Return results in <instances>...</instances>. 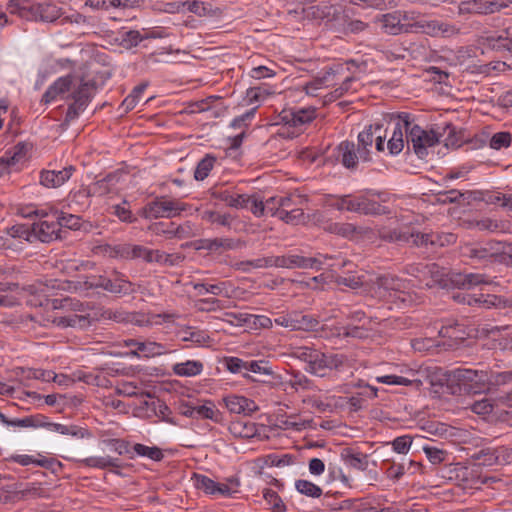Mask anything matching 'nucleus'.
Wrapping results in <instances>:
<instances>
[{
  "instance_id": "obj_56",
  "label": "nucleus",
  "mask_w": 512,
  "mask_h": 512,
  "mask_svg": "<svg viewBox=\"0 0 512 512\" xmlns=\"http://www.w3.org/2000/svg\"><path fill=\"white\" fill-rule=\"evenodd\" d=\"M195 236L194 225L187 221L183 224L177 225L173 222V239H187Z\"/></svg>"
},
{
  "instance_id": "obj_45",
  "label": "nucleus",
  "mask_w": 512,
  "mask_h": 512,
  "mask_svg": "<svg viewBox=\"0 0 512 512\" xmlns=\"http://www.w3.org/2000/svg\"><path fill=\"white\" fill-rule=\"evenodd\" d=\"M277 218L289 225H299L305 222L306 216L304 210H280Z\"/></svg>"
},
{
  "instance_id": "obj_55",
  "label": "nucleus",
  "mask_w": 512,
  "mask_h": 512,
  "mask_svg": "<svg viewBox=\"0 0 512 512\" xmlns=\"http://www.w3.org/2000/svg\"><path fill=\"white\" fill-rule=\"evenodd\" d=\"M511 3V0H491L480 3L478 11L483 14H491L506 8Z\"/></svg>"
},
{
  "instance_id": "obj_11",
  "label": "nucleus",
  "mask_w": 512,
  "mask_h": 512,
  "mask_svg": "<svg viewBox=\"0 0 512 512\" xmlns=\"http://www.w3.org/2000/svg\"><path fill=\"white\" fill-rule=\"evenodd\" d=\"M383 128L381 125H370L367 129L358 135V153L363 161L369 160V147L375 142L377 151H385L386 135H382Z\"/></svg>"
},
{
  "instance_id": "obj_35",
  "label": "nucleus",
  "mask_w": 512,
  "mask_h": 512,
  "mask_svg": "<svg viewBox=\"0 0 512 512\" xmlns=\"http://www.w3.org/2000/svg\"><path fill=\"white\" fill-rule=\"evenodd\" d=\"M335 282L338 285H344L351 289L361 287L365 282V274L361 271L348 270L344 275H337Z\"/></svg>"
},
{
  "instance_id": "obj_16",
  "label": "nucleus",
  "mask_w": 512,
  "mask_h": 512,
  "mask_svg": "<svg viewBox=\"0 0 512 512\" xmlns=\"http://www.w3.org/2000/svg\"><path fill=\"white\" fill-rule=\"evenodd\" d=\"M380 237L390 242L407 243L419 246L420 232H415L412 228H384L380 231Z\"/></svg>"
},
{
  "instance_id": "obj_31",
  "label": "nucleus",
  "mask_w": 512,
  "mask_h": 512,
  "mask_svg": "<svg viewBox=\"0 0 512 512\" xmlns=\"http://www.w3.org/2000/svg\"><path fill=\"white\" fill-rule=\"evenodd\" d=\"M308 198L299 193H291L287 196H280L278 201L280 210H305Z\"/></svg>"
},
{
  "instance_id": "obj_26",
  "label": "nucleus",
  "mask_w": 512,
  "mask_h": 512,
  "mask_svg": "<svg viewBox=\"0 0 512 512\" xmlns=\"http://www.w3.org/2000/svg\"><path fill=\"white\" fill-rule=\"evenodd\" d=\"M370 330L365 325H347V326H334L331 329L330 336L344 337V338H357L365 339L369 337Z\"/></svg>"
},
{
  "instance_id": "obj_3",
  "label": "nucleus",
  "mask_w": 512,
  "mask_h": 512,
  "mask_svg": "<svg viewBox=\"0 0 512 512\" xmlns=\"http://www.w3.org/2000/svg\"><path fill=\"white\" fill-rule=\"evenodd\" d=\"M52 308L66 314L57 313L53 316L51 322L59 328H84L89 325V319L85 315H79L77 312L84 311V304L73 298H60L52 300Z\"/></svg>"
},
{
  "instance_id": "obj_7",
  "label": "nucleus",
  "mask_w": 512,
  "mask_h": 512,
  "mask_svg": "<svg viewBox=\"0 0 512 512\" xmlns=\"http://www.w3.org/2000/svg\"><path fill=\"white\" fill-rule=\"evenodd\" d=\"M439 142L438 135L433 130H424L414 123L411 118L410 133L407 136V146L412 147L414 153L419 159H424L428 155V149Z\"/></svg>"
},
{
  "instance_id": "obj_21",
  "label": "nucleus",
  "mask_w": 512,
  "mask_h": 512,
  "mask_svg": "<svg viewBox=\"0 0 512 512\" xmlns=\"http://www.w3.org/2000/svg\"><path fill=\"white\" fill-rule=\"evenodd\" d=\"M337 160L348 169L355 168L358 160H361L358 147L353 142H341L337 147Z\"/></svg>"
},
{
  "instance_id": "obj_9",
  "label": "nucleus",
  "mask_w": 512,
  "mask_h": 512,
  "mask_svg": "<svg viewBox=\"0 0 512 512\" xmlns=\"http://www.w3.org/2000/svg\"><path fill=\"white\" fill-rule=\"evenodd\" d=\"M31 230L41 242L49 243L58 239L60 237L58 210L47 208L39 220L33 223Z\"/></svg>"
},
{
  "instance_id": "obj_52",
  "label": "nucleus",
  "mask_w": 512,
  "mask_h": 512,
  "mask_svg": "<svg viewBox=\"0 0 512 512\" xmlns=\"http://www.w3.org/2000/svg\"><path fill=\"white\" fill-rule=\"evenodd\" d=\"M496 407V400L483 397L470 404V409L475 414L485 416L490 414Z\"/></svg>"
},
{
  "instance_id": "obj_39",
  "label": "nucleus",
  "mask_w": 512,
  "mask_h": 512,
  "mask_svg": "<svg viewBox=\"0 0 512 512\" xmlns=\"http://www.w3.org/2000/svg\"><path fill=\"white\" fill-rule=\"evenodd\" d=\"M195 419H208L213 422H220L221 413L211 401L195 407Z\"/></svg>"
},
{
  "instance_id": "obj_13",
  "label": "nucleus",
  "mask_w": 512,
  "mask_h": 512,
  "mask_svg": "<svg viewBox=\"0 0 512 512\" xmlns=\"http://www.w3.org/2000/svg\"><path fill=\"white\" fill-rule=\"evenodd\" d=\"M316 117V109L312 106L305 108L284 109L279 114L280 122L294 128H302Z\"/></svg>"
},
{
  "instance_id": "obj_19",
  "label": "nucleus",
  "mask_w": 512,
  "mask_h": 512,
  "mask_svg": "<svg viewBox=\"0 0 512 512\" xmlns=\"http://www.w3.org/2000/svg\"><path fill=\"white\" fill-rule=\"evenodd\" d=\"M354 205V212L364 215H381L387 213L386 207L375 199V194L355 196Z\"/></svg>"
},
{
  "instance_id": "obj_64",
  "label": "nucleus",
  "mask_w": 512,
  "mask_h": 512,
  "mask_svg": "<svg viewBox=\"0 0 512 512\" xmlns=\"http://www.w3.org/2000/svg\"><path fill=\"white\" fill-rule=\"evenodd\" d=\"M264 499L271 506L273 512H285L286 506L275 491L267 490L264 493Z\"/></svg>"
},
{
  "instance_id": "obj_29",
  "label": "nucleus",
  "mask_w": 512,
  "mask_h": 512,
  "mask_svg": "<svg viewBox=\"0 0 512 512\" xmlns=\"http://www.w3.org/2000/svg\"><path fill=\"white\" fill-rule=\"evenodd\" d=\"M172 370L180 377H194L202 373L203 363L198 360H187L174 364Z\"/></svg>"
},
{
  "instance_id": "obj_40",
  "label": "nucleus",
  "mask_w": 512,
  "mask_h": 512,
  "mask_svg": "<svg viewBox=\"0 0 512 512\" xmlns=\"http://www.w3.org/2000/svg\"><path fill=\"white\" fill-rule=\"evenodd\" d=\"M240 480L236 476H231L226 478L225 482H218L216 488V496L222 497H233L236 493L239 492Z\"/></svg>"
},
{
  "instance_id": "obj_47",
  "label": "nucleus",
  "mask_w": 512,
  "mask_h": 512,
  "mask_svg": "<svg viewBox=\"0 0 512 512\" xmlns=\"http://www.w3.org/2000/svg\"><path fill=\"white\" fill-rule=\"evenodd\" d=\"M224 365L228 371L234 374H242L243 377L254 381V379L246 373L247 361H244L238 357H226L224 359Z\"/></svg>"
},
{
  "instance_id": "obj_44",
  "label": "nucleus",
  "mask_w": 512,
  "mask_h": 512,
  "mask_svg": "<svg viewBox=\"0 0 512 512\" xmlns=\"http://www.w3.org/2000/svg\"><path fill=\"white\" fill-rule=\"evenodd\" d=\"M194 486L207 495L216 496L218 482L203 474H194Z\"/></svg>"
},
{
  "instance_id": "obj_1",
  "label": "nucleus",
  "mask_w": 512,
  "mask_h": 512,
  "mask_svg": "<svg viewBox=\"0 0 512 512\" xmlns=\"http://www.w3.org/2000/svg\"><path fill=\"white\" fill-rule=\"evenodd\" d=\"M71 91L66 99L72 102L67 108L64 124L69 125L74 122L86 110L94 97L96 91V83L93 80L80 79L79 82L74 81L71 75L63 76L54 81L45 91L43 101L50 103L58 96Z\"/></svg>"
},
{
  "instance_id": "obj_46",
  "label": "nucleus",
  "mask_w": 512,
  "mask_h": 512,
  "mask_svg": "<svg viewBox=\"0 0 512 512\" xmlns=\"http://www.w3.org/2000/svg\"><path fill=\"white\" fill-rule=\"evenodd\" d=\"M327 204L330 207L335 208L339 211L354 212L355 196H353V197L349 196V195L341 196V197L331 196L327 200Z\"/></svg>"
},
{
  "instance_id": "obj_10",
  "label": "nucleus",
  "mask_w": 512,
  "mask_h": 512,
  "mask_svg": "<svg viewBox=\"0 0 512 512\" xmlns=\"http://www.w3.org/2000/svg\"><path fill=\"white\" fill-rule=\"evenodd\" d=\"M332 257L324 254H317L314 257H304L296 254L276 256V268L286 269H312L321 270L327 260Z\"/></svg>"
},
{
  "instance_id": "obj_25",
  "label": "nucleus",
  "mask_w": 512,
  "mask_h": 512,
  "mask_svg": "<svg viewBox=\"0 0 512 512\" xmlns=\"http://www.w3.org/2000/svg\"><path fill=\"white\" fill-rule=\"evenodd\" d=\"M449 479L454 480L463 488H471L477 482L473 471L461 464H455L449 469Z\"/></svg>"
},
{
  "instance_id": "obj_24",
  "label": "nucleus",
  "mask_w": 512,
  "mask_h": 512,
  "mask_svg": "<svg viewBox=\"0 0 512 512\" xmlns=\"http://www.w3.org/2000/svg\"><path fill=\"white\" fill-rule=\"evenodd\" d=\"M31 146L25 142H19L5 152L2 159L5 161L8 168L11 170L13 167L22 164L26 161L28 152Z\"/></svg>"
},
{
  "instance_id": "obj_59",
  "label": "nucleus",
  "mask_w": 512,
  "mask_h": 512,
  "mask_svg": "<svg viewBox=\"0 0 512 512\" xmlns=\"http://www.w3.org/2000/svg\"><path fill=\"white\" fill-rule=\"evenodd\" d=\"M248 372H253L262 375H272L273 369L268 364V362L264 360H251L247 361L246 373Z\"/></svg>"
},
{
  "instance_id": "obj_62",
  "label": "nucleus",
  "mask_w": 512,
  "mask_h": 512,
  "mask_svg": "<svg viewBox=\"0 0 512 512\" xmlns=\"http://www.w3.org/2000/svg\"><path fill=\"white\" fill-rule=\"evenodd\" d=\"M269 94L270 92L268 89L261 86H255L247 89L245 99L248 104H255L263 101Z\"/></svg>"
},
{
  "instance_id": "obj_15",
  "label": "nucleus",
  "mask_w": 512,
  "mask_h": 512,
  "mask_svg": "<svg viewBox=\"0 0 512 512\" xmlns=\"http://www.w3.org/2000/svg\"><path fill=\"white\" fill-rule=\"evenodd\" d=\"M376 23L387 34L398 35L411 30V24L403 23L401 11L383 14L376 18Z\"/></svg>"
},
{
  "instance_id": "obj_42",
  "label": "nucleus",
  "mask_w": 512,
  "mask_h": 512,
  "mask_svg": "<svg viewBox=\"0 0 512 512\" xmlns=\"http://www.w3.org/2000/svg\"><path fill=\"white\" fill-rule=\"evenodd\" d=\"M326 360L324 357V353L317 350L314 354L311 362L308 366L305 367V370L313 375L323 377L326 374L327 370Z\"/></svg>"
},
{
  "instance_id": "obj_20",
  "label": "nucleus",
  "mask_w": 512,
  "mask_h": 512,
  "mask_svg": "<svg viewBox=\"0 0 512 512\" xmlns=\"http://www.w3.org/2000/svg\"><path fill=\"white\" fill-rule=\"evenodd\" d=\"M494 347L512 354V326H493L488 331Z\"/></svg>"
},
{
  "instance_id": "obj_23",
  "label": "nucleus",
  "mask_w": 512,
  "mask_h": 512,
  "mask_svg": "<svg viewBox=\"0 0 512 512\" xmlns=\"http://www.w3.org/2000/svg\"><path fill=\"white\" fill-rule=\"evenodd\" d=\"M129 345H137V358H152L168 352L167 347L151 340H139V342H130Z\"/></svg>"
},
{
  "instance_id": "obj_43",
  "label": "nucleus",
  "mask_w": 512,
  "mask_h": 512,
  "mask_svg": "<svg viewBox=\"0 0 512 512\" xmlns=\"http://www.w3.org/2000/svg\"><path fill=\"white\" fill-rule=\"evenodd\" d=\"M295 489L302 495L311 498H319L321 497L323 491L321 487L314 484L311 481L299 479L295 482Z\"/></svg>"
},
{
  "instance_id": "obj_49",
  "label": "nucleus",
  "mask_w": 512,
  "mask_h": 512,
  "mask_svg": "<svg viewBox=\"0 0 512 512\" xmlns=\"http://www.w3.org/2000/svg\"><path fill=\"white\" fill-rule=\"evenodd\" d=\"M375 380L378 383L386 385L410 386L413 383H417V385L421 384L420 380L393 374L377 376Z\"/></svg>"
},
{
  "instance_id": "obj_63",
  "label": "nucleus",
  "mask_w": 512,
  "mask_h": 512,
  "mask_svg": "<svg viewBox=\"0 0 512 512\" xmlns=\"http://www.w3.org/2000/svg\"><path fill=\"white\" fill-rule=\"evenodd\" d=\"M423 451L433 465H438L446 460L447 452L433 446H424Z\"/></svg>"
},
{
  "instance_id": "obj_58",
  "label": "nucleus",
  "mask_w": 512,
  "mask_h": 512,
  "mask_svg": "<svg viewBox=\"0 0 512 512\" xmlns=\"http://www.w3.org/2000/svg\"><path fill=\"white\" fill-rule=\"evenodd\" d=\"M148 230L157 236L173 239V222H155L148 226Z\"/></svg>"
},
{
  "instance_id": "obj_53",
  "label": "nucleus",
  "mask_w": 512,
  "mask_h": 512,
  "mask_svg": "<svg viewBox=\"0 0 512 512\" xmlns=\"http://www.w3.org/2000/svg\"><path fill=\"white\" fill-rule=\"evenodd\" d=\"M194 307L200 312H216L223 309L222 302L217 298H201L195 301Z\"/></svg>"
},
{
  "instance_id": "obj_28",
  "label": "nucleus",
  "mask_w": 512,
  "mask_h": 512,
  "mask_svg": "<svg viewBox=\"0 0 512 512\" xmlns=\"http://www.w3.org/2000/svg\"><path fill=\"white\" fill-rule=\"evenodd\" d=\"M39 419H41V414L31 415L24 418H15L9 419L5 414L0 412V422L8 427L15 428H40Z\"/></svg>"
},
{
  "instance_id": "obj_57",
  "label": "nucleus",
  "mask_w": 512,
  "mask_h": 512,
  "mask_svg": "<svg viewBox=\"0 0 512 512\" xmlns=\"http://www.w3.org/2000/svg\"><path fill=\"white\" fill-rule=\"evenodd\" d=\"M230 431L239 437L249 438L255 434V428L252 423L237 421L231 424Z\"/></svg>"
},
{
  "instance_id": "obj_30",
  "label": "nucleus",
  "mask_w": 512,
  "mask_h": 512,
  "mask_svg": "<svg viewBox=\"0 0 512 512\" xmlns=\"http://www.w3.org/2000/svg\"><path fill=\"white\" fill-rule=\"evenodd\" d=\"M456 241V236L452 233L447 234H434V233H420L419 246H444L452 244Z\"/></svg>"
},
{
  "instance_id": "obj_33",
  "label": "nucleus",
  "mask_w": 512,
  "mask_h": 512,
  "mask_svg": "<svg viewBox=\"0 0 512 512\" xmlns=\"http://www.w3.org/2000/svg\"><path fill=\"white\" fill-rule=\"evenodd\" d=\"M116 184V176L114 174H108L104 178L97 180L89 186L88 194L92 196H104L112 192L113 187Z\"/></svg>"
},
{
  "instance_id": "obj_34",
  "label": "nucleus",
  "mask_w": 512,
  "mask_h": 512,
  "mask_svg": "<svg viewBox=\"0 0 512 512\" xmlns=\"http://www.w3.org/2000/svg\"><path fill=\"white\" fill-rule=\"evenodd\" d=\"M81 464L90 467V468H97V469H106V468H119L120 467V460L118 458H113L110 456H91L87 457L85 459H82Z\"/></svg>"
},
{
  "instance_id": "obj_4",
  "label": "nucleus",
  "mask_w": 512,
  "mask_h": 512,
  "mask_svg": "<svg viewBox=\"0 0 512 512\" xmlns=\"http://www.w3.org/2000/svg\"><path fill=\"white\" fill-rule=\"evenodd\" d=\"M410 124L411 114L407 112L389 114L387 127L383 130L384 135L391 134L385 143L389 155L396 156L403 151L410 133Z\"/></svg>"
},
{
  "instance_id": "obj_6",
  "label": "nucleus",
  "mask_w": 512,
  "mask_h": 512,
  "mask_svg": "<svg viewBox=\"0 0 512 512\" xmlns=\"http://www.w3.org/2000/svg\"><path fill=\"white\" fill-rule=\"evenodd\" d=\"M489 379L488 372L467 368H456L450 371L449 381L455 383L460 390L478 393Z\"/></svg>"
},
{
  "instance_id": "obj_38",
  "label": "nucleus",
  "mask_w": 512,
  "mask_h": 512,
  "mask_svg": "<svg viewBox=\"0 0 512 512\" xmlns=\"http://www.w3.org/2000/svg\"><path fill=\"white\" fill-rule=\"evenodd\" d=\"M276 267V256H266L253 260L242 261L238 264V269L249 273L253 269H263Z\"/></svg>"
},
{
  "instance_id": "obj_32",
  "label": "nucleus",
  "mask_w": 512,
  "mask_h": 512,
  "mask_svg": "<svg viewBox=\"0 0 512 512\" xmlns=\"http://www.w3.org/2000/svg\"><path fill=\"white\" fill-rule=\"evenodd\" d=\"M169 255L159 250H152L147 247L135 246V259H142L147 263H166Z\"/></svg>"
},
{
  "instance_id": "obj_48",
  "label": "nucleus",
  "mask_w": 512,
  "mask_h": 512,
  "mask_svg": "<svg viewBox=\"0 0 512 512\" xmlns=\"http://www.w3.org/2000/svg\"><path fill=\"white\" fill-rule=\"evenodd\" d=\"M132 450L136 455L146 457L154 461H160L164 457L162 450L156 446L150 447L137 443L132 447Z\"/></svg>"
},
{
  "instance_id": "obj_41",
  "label": "nucleus",
  "mask_w": 512,
  "mask_h": 512,
  "mask_svg": "<svg viewBox=\"0 0 512 512\" xmlns=\"http://www.w3.org/2000/svg\"><path fill=\"white\" fill-rule=\"evenodd\" d=\"M215 162H216L215 156H213L211 154L205 155V157L202 158L198 162V164L195 168V171H194L195 179L198 181L204 180L209 175L210 171L213 169Z\"/></svg>"
},
{
  "instance_id": "obj_60",
  "label": "nucleus",
  "mask_w": 512,
  "mask_h": 512,
  "mask_svg": "<svg viewBox=\"0 0 512 512\" xmlns=\"http://www.w3.org/2000/svg\"><path fill=\"white\" fill-rule=\"evenodd\" d=\"M511 140L512 136L509 132H497L490 139V147L495 150L507 148L510 146Z\"/></svg>"
},
{
  "instance_id": "obj_50",
  "label": "nucleus",
  "mask_w": 512,
  "mask_h": 512,
  "mask_svg": "<svg viewBox=\"0 0 512 512\" xmlns=\"http://www.w3.org/2000/svg\"><path fill=\"white\" fill-rule=\"evenodd\" d=\"M202 219L210 222L212 224H217L224 227H230L233 221V218L230 214L227 213H219L217 211L207 210L204 211L201 215Z\"/></svg>"
},
{
  "instance_id": "obj_14",
  "label": "nucleus",
  "mask_w": 512,
  "mask_h": 512,
  "mask_svg": "<svg viewBox=\"0 0 512 512\" xmlns=\"http://www.w3.org/2000/svg\"><path fill=\"white\" fill-rule=\"evenodd\" d=\"M452 297L459 303L484 308L500 307L504 303V300L501 297L492 294H481L480 296H475L468 292L460 291L453 294Z\"/></svg>"
},
{
  "instance_id": "obj_51",
  "label": "nucleus",
  "mask_w": 512,
  "mask_h": 512,
  "mask_svg": "<svg viewBox=\"0 0 512 512\" xmlns=\"http://www.w3.org/2000/svg\"><path fill=\"white\" fill-rule=\"evenodd\" d=\"M8 460L22 466L36 465L46 467L48 463V460L44 457H36L28 454H13L8 458Z\"/></svg>"
},
{
  "instance_id": "obj_36",
  "label": "nucleus",
  "mask_w": 512,
  "mask_h": 512,
  "mask_svg": "<svg viewBox=\"0 0 512 512\" xmlns=\"http://www.w3.org/2000/svg\"><path fill=\"white\" fill-rule=\"evenodd\" d=\"M105 290L119 295H129L136 292L135 285L123 277H117L114 280L108 278Z\"/></svg>"
},
{
  "instance_id": "obj_22",
  "label": "nucleus",
  "mask_w": 512,
  "mask_h": 512,
  "mask_svg": "<svg viewBox=\"0 0 512 512\" xmlns=\"http://www.w3.org/2000/svg\"><path fill=\"white\" fill-rule=\"evenodd\" d=\"M226 408L235 414H251L257 410V406L253 400L244 396L230 395L224 398Z\"/></svg>"
},
{
  "instance_id": "obj_12",
  "label": "nucleus",
  "mask_w": 512,
  "mask_h": 512,
  "mask_svg": "<svg viewBox=\"0 0 512 512\" xmlns=\"http://www.w3.org/2000/svg\"><path fill=\"white\" fill-rule=\"evenodd\" d=\"M412 29L431 37L447 38L459 33V28L456 25L436 19H419L411 24Z\"/></svg>"
},
{
  "instance_id": "obj_61",
  "label": "nucleus",
  "mask_w": 512,
  "mask_h": 512,
  "mask_svg": "<svg viewBox=\"0 0 512 512\" xmlns=\"http://www.w3.org/2000/svg\"><path fill=\"white\" fill-rule=\"evenodd\" d=\"M36 12L40 19L45 22H53L58 18V9L53 4H40L38 5Z\"/></svg>"
},
{
  "instance_id": "obj_5",
  "label": "nucleus",
  "mask_w": 512,
  "mask_h": 512,
  "mask_svg": "<svg viewBox=\"0 0 512 512\" xmlns=\"http://www.w3.org/2000/svg\"><path fill=\"white\" fill-rule=\"evenodd\" d=\"M188 205L178 199L168 196H158L145 204L139 211V215L147 220L159 218H174L180 216Z\"/></svg>"
},
{
  "instance_id": "obj_37",
  "label": "nucleus",
  "mask_w": 512,
  "mask_h": 512,
  "mask_svg": "<svg viewBox=\"0 0 512 512\" xmlns=\"http://www.w3.org/2000/svg\"><path fill=\"white\" fill-rule=\"evenodd\" d=\"M218 198L233 208H247L250 202V196L247 194L232 193L228 190L220 191Z\"/></svg>"
},
{
  "instance_id": "obj_27",
  "label": "nucleus",
  "mask_w": 512,
  "mask_h": 512,
  "mask_svg": "<svg viewBox=\"0 0 512 512\" xmlns=\"http://www.w3.org/2000/svg\"><path fill=\"white\" fill-rule=\"evenodd\" d=\"M344 464L350 468L365 471L368 466V455L355 451L352 448L344 449L341 453Z\"/></svg>"
},
{
  "instance_id": "obj_8",
  "label": "nucleus",
  "mask_w": 512,
  "mask_h": 512,
  "mask_svg": "<svg viewBox=\"0 0 512 512\" xmlns=\"http://www.w3.org/2000/svg\"><path fill=\"white\" fill-rule=\"evenodd\" d=\"M348 67L344 63H336L332 66L325 67L322 69L316 77L305 84L304 90L306 94L311 96H317L319 89L328 88L330 86L337 85L341 76L345 74Z\"/></svg>"
},
{
  "instance_id": "obj_54",
  "label": "nucleus",
  "mask_w": 512,
  "mask_h": 512,
  "mask_svg": "<svg viewBox=\"0 0 512 512\" xmlns=\"http://www.w3.org/2000/svg\"><path fill=\"white\" fill-rule=\"evenodd\" d=\"M475 458L483 466L500 465L496 448L482 449L476 454Z\"/></svg>"
},
{
  "instance_id": "obj_18",
  "label": "nucleus",
  "mask_w": 512,
  "mask_h": 512,
  "mask_svg": "<svg viewBox=\"0 0 512 512\" xmlns=\"http://www.w3.org/2000/svg\"><path fill=\"white\" fill-rule=\"evenodd\" d=\"M74 167H65L62 170H42L39 182L46 188H58L67 182L74 172Z\"/></svg>"
},
{
  "instance_id": "obj_17",
  "label": "nucleus",
  "mask_w": 512,
  "mask_h": 512,
  "mask_svg": "<svg viewBox=\"0 0 512 512\" xmlns=\"http://www.w3.org/2000/svg\"><path fill=\"white\" fill-rule=\"evenodd\" d=\"M451 285L461 290H469L481 284H490V279L481 273H451Z\"/></svg>"
},
{
  "instance_id": "obj_2",
  "label": "nucleus",
  "mask_w": 512,
  "mask_h": 512,
  "mask_svg": "<svg viewBox=\"0 0 512 512\" xmlns=\"http://www.w3.org/2000/svg\"><path fill=\"white\" fill-rule=\"evenodd\" d=\"M412 286L406 279L386 274L376 278L373 283V295L398 309H405L416 301Z\"/></svg>"
}]
</instances>
